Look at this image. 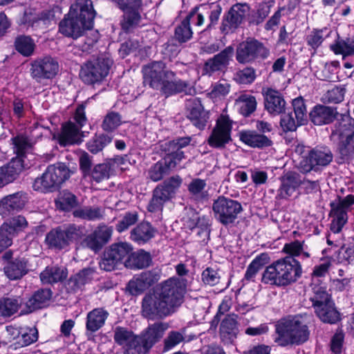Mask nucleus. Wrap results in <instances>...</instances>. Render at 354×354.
I'll use <instances>...</instances> for the list:
<instances>
[{"label": "nucleus", "instance_id": "obj_41", "mask_svg": "<svg viewBox=\"0 0 354 354\" xmlns=\"http://www.w3.org/2000/svg\"><path fill=\"white\" fill-rule=\"evenodd\" d=\"M236 317L234 315H227L221 322L220 326L221 335L232 342L236 338L238 333Z\"/></svg>", "mask_w": 354, "mask_h": 354}, {"label": "nucleus", "instance_id": "obj_43", "mask_svg": "<svg viewBox=\"0 0 354 354\" xmlns=\"http://www.w3.org/2000/svg\"><path fill=\"white\" fill-rule=\"evenodd\" d=\"M55 202L57 209L65 212L71 210L78 204L75 195L68 190L59 192Z\"/></svg>", "mask_w": 354, "mask_h": 354}, {"label": "nucleus", "instance_id": "obj_30", "mask_svg": "<svg viewBox=\"0 0 354 354\" xmlns=\"http://www.w3.org/2000/svg\"><path fill=\"white\" fill-rule=\"evenodd\" d=\"M286 102L282 95L276 90L268 88L265 93V108L271 114L279 115L283 112Z\"/></svg>", "mask_w": 354, "mask_h": 354}, {"label": "nucleus", "instance_id": "obj_38", "mask_svg": "<svg viewBox=\"0 0 354 354\" xmlns=\"http://www.w3.org/2000/svg\"><path fill=\"white\" fill-rule=\"evenodd\" d=\"M317 316L324 323L333 324L340 320V314L333 301L315 309Z\"/></svg>", "mask_w": 354, "mask_h": 354}, {"label": "nucleus", "instance_id": "obj_49", "mask_svg": "<svg viewBox=\"0 0 354 354\" xmlns=\"http://www.w3.org/2000/svg\"><path fill=\"white\" fill-rule=\"evenodd\" d=\"M332 50L335 54H342L344 57L354 55V38L339 39L331 46Z\"/></svg>", "mask_w": 354, "mask_h": 354}, {"label": "nucleus", "instance_id": "obj_3", "mask_svg": "<svg viewBox=\"0 0 354 354\" xmlns=\"http://www.w3.org/2000/svg\"><path fill=\"white\" fill-rule=\"evenodd\" d=\"M300 263L292 257L278 259L263 271L261 281L266 284L287 286L295 283L301 277Z\"/></svg>", "mask_w": 354, "mask_h": 354}, {"label": "nucleus", "instance_id": "obj_15", "mask_svg": "<svg viewBox=\"0 0 354 354\" xmlns=\"http://www.w3.org/2000/svg\"><path fill=\"white\" fill-rule=\"evenodd\" d=\"M337 136L339 143L337 152L343 160L354 157V127L351 123L340 124L332 134Z\"/></svg>", "mask_w": 354, "mask_h": 354}, {"label": "nucleus", "instance_id": "obj_18", "mask_svg": "<svg viewBox=\"0 0 354 354\" xmlns=\"http://www.w3.org/2000/svg\"><path fill=\"white\" fill-rule=\"evenodd\" d=\"M113 333L115 342L125 348V354H143L144 348L140 344V336L122 326H116Z\"/></svg>", "mask_w": 354, "mask_h": 354}, {"label": "nucleus", "instance_id": "obj_27", "mask_svg": "<svg viewBox=\"0 0 354 354\" xmlns=\"http://www.w3.org/2000/svg\"><path fill=\"white\" fill-rule=\"evenodd\" d=\"M113 229L104 224L99 225L90 234V250L95 252L100 251L111 240Z\"/></svg>", "mask_w": 354, "mask_h": 354}, {"label": "nucleus", "instance_id": "obj_9", "mask_svg": "<svg viewBox=\"0 0 354 354\" xmlns=\"http://www.w3.org/2000/svg\"><path fill=\"white\" fill-rule=\"evenodd\" d=\"M182 182L179 176H173L159 184L153 191L152 198L147 206L148 211H161L164 204L175 196Z\"/></svg>", "mask_w": 354, "mask_h": 354}, {"label": "nucleus", "instance_id": "obj_36", "mask_svg": "<svg viewBox=\"0 0 354 354\" xmlns=\"http://www.w3.org/2000/svg\"><path fill=\"white\" fill-rule=\"evenodd\" d=\"M50 297L51 291L48 289H41L35 292L26 302L27 310H23L24 313H30L36 309L43 308L50 300Z\"/></svg>", "mask_w": 354, "mask_h": 354}, {"label": "nucleus", "instance_id": "obj_14", "mask_svg": "<svg viewBox=\"0 0 354 354\" xmlns=\"http://www.w3.org/2000/svg\"><path fill=\"white\" fill-rule=\"evenodd\" d=\"M268 55L269 50L254 39H248L239 44L236 53V60L241 64L252 62L258 57L265 59Z\"/></svg>", "mask_w": 354, "mask_h": 354}, {"label": "nucleus", "instance_id": "obj_35", "mask_svg": "<svg viewBox=\"0 0 354 354\" xmlns=\"http://www.w3.org/2000/svg\"><path fill=\"white\" fill-rule=\"evenodd\" d=\"M68 275L67 269L58 266H48L41 272L40 279L44 284H53L61 282Z\"/></svg>", "mask_w": 354, "mask_h": 354}, {"label": "nucleus", "instance_id": "obj_17", "mask_svg": "<svg viewBox=\"0 0 354 354\" xmlns=\"http://www.w3.org/2000/svg\"><path fill=\"white\" fill-rule=\"evenodd\" d=\"M292 107L295 120H292V113L282 116L280 124L286 131H294L307 121V111L304 100L301 97L292 100Z\"/></svg>", "mask_w": 354, "mask_h": 354}, {"label": "nucleus", "instance_id": "obj_56", "mask_svg": "<svg viewBox=\"0 0 354 354\" xmlns=\"http://www.w3.org/2000/svg\"><path fill=\"white\" fill-rule=\"evenodd\" d=\"M124 12V19L122 24V27L125 31H129L131 28L136 26L140 22V15L138 10Z\"/></svg>", "mask_w": 354, "mask_h": 354}, {"label": "nucleus", "instance_id": "obj_45", "mask_svg": "<svg viewBox=\"0 0 354 354\" xmlns=\"http://www.w3.org/2000/svg\"><path fill=\"white\" fill-rule=\"evenodd\" d=\"M206 182L201 178H194L189 184L187 189L191 196L198 201L207 199L208 194L205 190Z\"/></svg>", "mask_w": 354, "mask_h": 354}, {"label": "nucleus", "instance_id": "obj_21", "mask_svg": "<svg viewBox=\"0 0 354 354\" xmlns=\"http://www.w3.org/2000/svg\"><path fill=\"white\" fill-rule=\"evenodd\" d=\"M234 48L232 46L226 47L213 57L208 59L203 66V74L211 76L216 72L225 69L234 55Z\"/></svg>", "mask_w": 354, "mask_h": 354}, {"label": "nucleus", "instance_id": "obj_51", "mask_svg": "<svg viewBox=\"0 0 354 354\" xmlns=\"http://www.w3.org/2000/svg\"><path fill=\"white\" fill-rule=\"evenodd\" d=\"M108 313L102 308H96L90 312V331L100 329L107 318Z\"/></svg>", "mask_w": 354, "mask_h": 354}, {"label": "nucleus", "instance_id": "obj_4", "mask_svg": "<svg viewBox=\"0 0 354 354\" xmlns=\"http://www.w3.org/2000/svg\"><path fill=\"white\" fill-rule=\"evenodd\" d=\"M277 337L274 342L281 346L289 344H300L308 339L309 333L301 317L295 316L281 319L275 325Z\"/></svg>", "mask_w": 354, "mask_h": 354}, {"label": "nucleus", "instance_id": "obj_53", "mask_svg": "<svg viewBox=\"0 0 354 354\" xmlns=\"http://www.w3.org/2000/svg\"><path fill=\"white\" fill-rule=\"evenodd\" d=\"M138 221V214L136 212H126L118 221L115 225L116 230L121 233L128 230L131 226L136 224Z\"/></svg>", "mask_w": 354, "mask_h": 354}, {"label": "nucleus", "instance_id": "obj_13", "mask_svg": "<svg viewBox=\"0 0 354 354\" xmlns=\"http://www.w3.org/2000/svg\"><path fill=\"white\" fill-rule=\"evenodd\" d=\"M250 8L246 3L232 6L223 17L220 30L223 35L233 33L245 21Z\"/></svg>", "mask_w": 354, "mask_h": 354}, {"label": "nucleus", "instance_id": "obj_32", "mask_svg": "<svg viewBox=\"0 0 354 354\" xmlns=\"http://www.w3.org/2000/svg\"><path fill=\"white\" fill-rule=\"evenodd\" d=\"M112 60L104 57H98L90 66V83L101 82L109 73Z\"/></svg>", "mask_w": 354, "mask_h": 354}, {"label": "nucleus", "instance_id": "obj_58", "mask_svg": "<svg viewBox=\"0 0 354 354\" xmlns=\"http://www.w3.org/2000/svg\"><path fill=\"white\" fill-rule=\"evenodd\" d=\"M184 340L183 335L178 331H171L164 340L163 351H169Z\"/></svg>", "mask_w": 354, "mask_h": 354}, {"label": "nucleus", "instance_id": "obj_61", "mask_svg": "<svg viewBox=\"0 0 354 354\" xmlns=\"http://www.w3.org/2000/svg\"><path fill=\"white\" fill-rule=\"evenodd\" d=\"M345 88L334 87L324 95L325 100L328 103H339L344 100Z\"/></svg>", "mask_w": 354, "mask_h": 354}, {"label": "nucleus", "instance_id": "obj_5", "mask_svg": "<svg viewBox=\"0 0 354 354\" xmlns=\"http://www.w3.org/2000/svg\"><path fill=\"white\" fill-rule=\"evenodd\" d=\"M86 103L79 105L73 115V121H68L62 125L61 131L53 134V139L63 147L79 145L83 141L84 132L81 129L86 124Z\"/></svg>", "mask_w": 354, "mask_h": 354}, {"label": "nucleus", "instance_id": "obj_29", "mask_svg": "<svg viewBox=\"0 0 354 354\" xmlns=\"http://www.w3.org/2000/svg\"><path fill=\"white\" fill-rule=\"evenodd\" d=\"M337 114L335 108L318 104L310 111L309 117L314 124L321 126L333 122Z\"/></svg>", "mask_w": 354, "mask_h": 354}, {"label": "nucleus", "instance_id": "obj_47", "mask_svg": "<svg viewBox=\"0 0 354 354\" xmlns=\"http://www.w3.org/2000/svg\"><path fill=\"white\" fill-rule=\"evenodd\" d=\"M55 19V15L53 11L45 10L41 12L37 16L31 17L28 19V28H46L47 26Z\"/></svg>", "mask_w": 354, "mask_h": 354}, {"label": "nucleus", "instance_id": "obj_1", "mask_svg": "<svg viewBox=\"0 0 354 354\" xmlns=\"http://www.w3.org/2000/svg\"><path fill=\"white\" fill-rule=\"evenodd\" d=\"M185 281L178 277H171L146 294L142 300V315L154 320L164 319L176 313L184 301Z\"/></svg>", "mask_w": 354, "mask_h": 354}, {"label": "nucleus", "instance_id": "obj_10", "mask_svg": "<svg viewBox=\"0 0 354 354\" xmlns=\"http://www.w3.org/2000/svg\"><path fill=\"white\" fill-rule=\"evenodd\" d=\"M212 210L215 219L223 225L228 226L235 223L243 207L239 201L220 196L214 201Z\"/></svg>", "mask_w": 354, "mask_h": 354}, {"label": "nucleus", "instance_id": "obj_6", "mask_svg": "<svg viewBox=\"0 0 354 354\" xmlns=\"http://www.w3.org/2000/svg\"><path fill=\"white\" fill-rule=\"evenodd\" d=\"M88 0H77L71 5L68 13L59 22V31L66 37L77 38L87 28Z\"/></svg>", "mask_w": 354, "mask_h": 354}, {"label": "nucleus", "instance_id": "obj_50", "mask_svg": "<svg viewBox=\"0 0 354 354\" xmlns=\"http://www.w3.org/2000/svg\"><path fill=\"white\" fill-rule=\"evenodd\" d=\"M193 35V31L189 21L184 19L178 24L174 30V38L180 44L185 43L190 40Z\"/></svg>", "mask_w": 354, "mask_h": 354}, {"label": "nucleus", "instance_id": "obj_44", "mask_svg": "<svg viewBox=\"0 0 354 354\" xmlns=\"http://www.w3.org/2000/svg\"><path fill=\"white\" fill-rule=\"evenodd\" d=\"M312 295L310 297V300L313 303L314 309H316L318 306L321 307L326 305L328 303L333 301L331 299L330 295H329L325 287L313 285L312 287Z\"/></svg>", "mask_w": 354, "mask_h": 354}, {"label": "nucleus", "instance_id": "obj_22", "mask_svg": "<svg viewBox=\"0 0 354 354\" xmlns=\"http://www.w3.org/2000/svg\"><path fill=\"white\" fill-rule=\"evenodd\" d=\"M26 202V194L24 192L9 194L0 200V215L6 218L20 211L24 207Z\"/></svg>", "mask_w": 354, "mask_h": 354}, {"label": "nucleus", "instance_id": "obj_42", "mask_svg": "<svg viewBox=\"0 0 354 354\" xmlns=\"http://www.w3.org/2000/svg\"><path fill=\"white\" fill-rule=\"evenodd\" d=\"M270 257L266 253H261L256 257L247 268L244 279L254 281L257 274L263 267L268 263Z\"/></svg>", "mask_w": 354, "mask_h": 354}, {"label": "nucleus", "instance_id": "obj_8", "mask_svg": "<svg viewBox=\"0 0 354 354\" xmlns=\"http://www.w3.org/2000/svg\"><path fill=\"white\" fill-rule=\"evenodd\" d=\"M69 177L70 171L64 164L50 165L41 177L35 180L32 187L40 192H52Z\"/></svg>", "mask_w": 354, "mask_h": 354}, {"label": "nucleus", "instance_id": "obj_25", "mask_svg": "<svg viewBox=\"0 0 354 354\" xmlns=\"http://www.w3.org/2000/svg\"><path fill=\"white\" fill-rule=\"evenodd\" d=\"M29 167V162H21L19 158H12L7 165L0 168L1 186L3 187L14 181L24 169Z\"/></svg>", "mask_w": 354, "mask_h": 354}, {"label": "nucleus", "instance_id": "obj_33", "mask_svg": "<svg viewBox=\"0 0 354 354\" xmlns=\"http://www.w3.org/2000/svg\"><path fill=\"white\" fill-rule=\"evenodd\" d=\"M156 233V229L149 223L142 222L131 231L130 239L138 244H143L154 237Z\"/></svg>", "mask_w": 354, "mask_h": 354}, {"label": "nucleus", "instance_id": "obj_39", "mask_svg": "<svg viewBox=\"0 0 354 354\" xmlns=\"http://www.w3.org/2000/svg\"><path fill=\"white\" fill-rule=\"evenodd\" d=\"M151 256L149 253L142 250L133 252L131 251L128 259L125 260L124 266L130 269H141L149 266Z\"/></svg>", "mask_w": 354, "mask_h": 354}, {"label": "nucleus", "instance_id": "obj_63", "mask_svg": "<svg viewBox=\"0 0 354 354\" xmlns=\"http://www.w3.org/2000/svg\"><path fill=\"white\" fill-rule=\"evenodd\" d=\"M138 277L147 288H149L160 279L159 273L155 270L143 272Z\"/></svg>", "mask_w": 354, "mask_h": 354}, {"label": "nucleus", "instance_id": "obj_48", "mask_svg": "<svg viewBox=\"0 0 354 354\" xmlns=\"http://www.w3.org/2000/svg\"><path fill=\"white\" fill-rule=\"evenodd\" d=\"M16 50L24 56H30L35 50V44L29 36L21 35L15 42Z\"/></svg>", "mask_w": 354, "mask_h": 354}, {"label": "nucleus", "instance_id": "obj_19", "mask_svg": "<svg viewBox=\"0 0 354 354\" xmlns=\"http://www.w3.org/2000/svg\"><path fill=\"white\" fill-rule=\"evenodd\" d=\"M232 124L226 117L218 119L207 142L214 148H223L231 140Z\"/></svg>", "mask_w": 354, "mask_h": 354}, {"label": "nucleus", "instance_id": "obj_59", "mask_svg": "<svg viewBox=\"0 0 354 354\" xmlns=\"http://www.w3.org/2000/svg\"><path fill=\"white\" fill-rule=\"evenodd\" d=\"M234 78L240 84H251L256 78L255 71L253 68L246 67L236 72Z\"/></svg>", "mask_w": 354, "mask_h": 354}, {"label": "nucleus", "instance_id": "obj_2", "mask_svg": "<svg viewBox=\"0 0 354 354\" xmlns=\"http://www.w3.org/2000/svg\"><path fill=\"white\" fill-rule=\"evenodd\" d=\"M143 84L160 91L166 97L180 93L191 94L193 90L188 82L176 78V73L161 61H154L142 66Z\"/></svg>", "mask_w": 354, "mask_h": 354}, {"label": "nucleus", "instance_id": "obj_60", "mask_svg": "<svg viewBox=\"0 0 354 354\" xmlns=\"http://www.w3.org/2000/svg\"><path fill=\"white\" fill-rule=\"evenodd\" d=\"M271 5L267 2H261L257 7V12L253 16L252 23L256 25L261 24L270 12Z\"/></svg>", "mask_w": 354, "mask_h": 354}, {"label": "nucleus", "instance_id": "obj_23", "mask_svg": "<svg viewBox=\"0 0 354 354\" xmlns=\"http://www.w3.org/2000/svg\"><path fill=\"white\" fill-rule=\"evenodd\" d=\"M190 141V137H183L165 143L164 147L165 156L164 158L171 159L175 167L178 163L185 158L184 149L189 146Z\"/></svg>", "mask_w": 354, "mask_h": 354}, {"label": "nucleus", "instance_id": "obj_12", "mask_svg": "<svg viewBox=\"0 0 354 354\" xmlns=\"http://www.w3.org/2000/svg\"><path fill=\"white\" fill-rule=\"evenodd\" d=\"M333 155L327 147H316L310 149L308 155L300 162V169L302 173L310 171H318L328 165L333 160Z\"/></svg>", "mask_w": 354, "mask_h": 354}, {"label": "nucleus", "instance_id": "obj_7", "mask_svg": "<svg viewBox=\"0 0 354 354\" xmlns=\"http://www.w3.org/2000/svg\"><path fill=\"white\" fill-rule=\"evenodd\" d=\"M85 227L70 225L66 227H57L48 232L45 238V243L50 248L61 250L69 245L73 240L84 238L83 246H88Z\"/></svg>", "mask_w": 354, "mask_h": 354}, {"label": "nucleus", "instance_id": "obj_55", "mask_svg": "<svg viewBox=\"0 0 354 354\" xmlns=\"http://www.w3.org/2000/svg\"><path fill=\"white\" fill-rule=\"evenodd\" d=\"M12 233L21 231L28 227V221L26 218L21 215H18L11 218L8 221L3 223Z\"/></svg>", "mask_w": 354, "mask_h": 354}, {"label": "nucleus", "instance_id": "obj_16", "mask_svg": "<svg viewBox=\"0 0 354 354\" xmlns=\"http://www.w3.org/2000/svg\"><path fill=\"white\" fill-rule=\"evenodd\" d=\"M58 71V62L50 56L37 58L31 63L30 75L38 82L53 78Z\"/></svg>", "mask_w": 354, "mask_h": 354}, {"label": "nucleus", "instance_id": "obj_62", "mask_svg": "<svg viewBox=\"0 0 354 354\" xmlns=\"http://www.w3.org/2000/svg\"><path fill=\"white\" fill-rule=\"evenodd\" d=\"M15 234L8 230L3 223L0 227V248L3 250L12 245V236Z\"/></svg>", "mask_w": 354, "mask_h": 354}, {"label": "nucleus", "instance_id": "obj_26", "mask_svg": "<svg viewBox=\"0 0 354 354\" xmlns=\"http://www.w3.org/2000/svg\"><path fill=\"white\" fill-rule=\"evenodd\" d=\"M301 183L302 179L300 174L295 171L287 172L281 178V186L277 193L278 197L288 198L292 196Z\"/></svg>", "mask_w": 354, "mask_h": 354}, {"label": "nucleus", "instance_id": "obj_28", "mask_svg": "<svg viewBox=\"0 0 354 354\" xmlns=\"http://www.w3.org/2000/svg\"><path fill=\"white\" fill-rule=\"evenodd\" d=\"M11 141L14 153L16 154L14 158H19L21 162H28L27 156L32 153L35 141L24 133L13 137Z\"/></svg>", "mask_w": 354, "mask_h": 354}, {"label": "nucleus", "instance_id": "obj_40", "mask_svg": "<svg viewBox=\"0 0 354 354\" xmlns=\"http://www.w3.org/2000/svg\"><path fill=\"white\" fill-rule=\"evenodd\" d=\"M21 304L19 297H3L0 299V317H10L16 313Z\"/></svg>", "mask_w": 354, "mask_h": 354}, {"label": "nucleus", "instance_id": "obj_57", "mask_svg": "<svg viewBox=\"0 0 354 354\" xmlns=\"http://www.w3.org/2000/svg\"><path fill=\"white\" fill-rule=\"evenodd\" d=\"M121 124V117L116 112L109 113L102 123V128L104 131H112Z\"/></svg>", "mask_w": 354, "mask_h": 354}, {"label": "nucleus", "instance_id": "obj_64", "mask_svg": "<svg viewBox=\"0 0 354 354\" xmlns=\"http://www.w3.org/2000/svg\"><path fill=\"white\" fill-rule=\"evenodd\" d=\"M127 290L132 295H138L143 292L147 288L145 287L139 277H133L127 284Z\"/></svg>", "mask_w": 354, "mask_h": 354}, {"label": "nucleus", "instance_id": "obj_37", "mask_svg": "<svg viewBox=\"0 0 354 354\" xmlns=\"http://www.w3.org/2000/svg\"><path fill=\"white\" fill-rule=\"evenodd\" d=\"M27 263L24 258L16 259L8 263L4 267V272L11 280L20 279L28 272Z\"/></svg>", "mask_w": 354, "mask_h": 354}, {"label": "nucleus", "instance_id": "obj_31", "mask_svg": "<svg viewBox=\"0 0 354 354\" xmlns=\"http://www.w3.org/2000/svg\"><path fill=\"white\" fill-rule=\"evenodd\" d=\"M239 138L243 143L253 148H263L272 145V140L268 136L254 130L241 131Z\"/></svg>", "mask_w": 354, "mask_h": 354}, {"label": "nucleus", "instance_id": "obj_34", "mask_svg": "<svg viewBox=\"0 0 354 354\" xmlns=\"http://www.w3.org/2000/svg\"><path fill=\"white\" fill-rule=\"evenodd\" d=\"M174 168V164L171 159L164 158L152 165L147 171V178L153 182H158L168 175Z\"/></svg>", "mask_w": 354, "mask_h": 354}, {"label": "nucleus", "instance_id": "obj_46", "mask_svg": "<svg viewBox=\"0 0 354 354\" xmlns=\"http://www.w3.org/2000/svg\"><path fill=\"white\" fill-rule=\"evenodd\" d=\"M236 104L239 106L240 113L245 117L249 116L257 108V101L254 96L241 94L236 100Z\"/></svg>", "mask_w": 354, "mask_h": 354}, {"label": "nucleus", "instance_id": "obj_11", "mask_svg": "<svg viewBox=\"0 0 354 354\" xmlns=\"http://www.w3.org/2000/svg\"><path fill=\"white\" fill-rule=\"evenodd\" d=\"M133 250L132 245L127 242H118L111 244L104 252L99 262L101 269L111 271L118 266L124 264Z\"/></svg>", "mask_w": 354, "mask_h": 354}, {"label": "nucleus", "instance_id": "obj_24", "mask_svg": "<svg viewBox=\"0 0 354 354\" xmlns=\"http://www.w3.org/2000/svg\"><path fill=\"white\" fill-rule=\"evenodd\" d=\"M187 118L199 129H203L209 119L208 112L205 111L198 98H191L187 101Z\"/></svg>", "mask_w": 354, "mask_h": 354}, {"label": "nucleus", "instance_id": "obj_52", "mask_svg": "<svg viewBox=\"0 0 354 354\" xmlns=\"http://www.w3.org/2000/svg\"><path fill=\"white\" fill-rule=\"evenodd\" d=\"M88 279V270L83 269L68 281V288L71 291H77L85 286Z\"/></svg>", "mask_w": 354, "mask_h": 354}, {"label": "nucleus", "instance_id": "obj_20", "mask_svg": "<svg viewBox=\"0 0 354 354\" xmlns=\"http://www.w3.org/2000/svg\"><path fill=\"white\" fill-rule=\"evenodd\" d=\"M169 328L168 323L158 322L150 324L140 336V346L144 348L145 354L163 336Z\"/></svg>", "mask_w": 354, "mask_h": 354}, {"label": "nucleus", "instance_id": "obj_54", "mask_svg": "<svg viewBox=\"0 0 354 354\" xmlns=\"http://www.w3.org/2000/svg\"><path fill=\"white\" fill-rule=\"evenodd\" d=\"M113 138L107 134L101 133L95 135L93 138L92 143L90 145V152L92 153H97L111 142Z\"/></svg>", "mask_w": 354, "mask_h": 354}]
</instances>
